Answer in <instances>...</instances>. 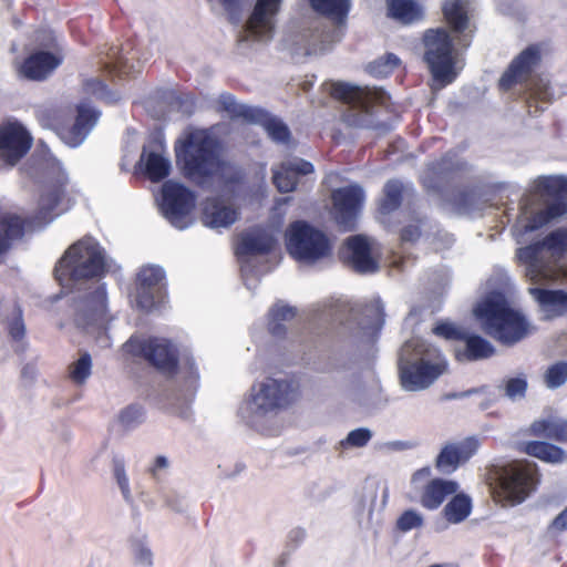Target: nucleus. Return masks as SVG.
Segmentation results:
<instances>
[{"mask_svg":"<svg viewBox=\"0 0 567 567\" xmlns=\"http://www.w3.org/2000/svg\"><path fill=\"white\" fill-rule=\"evenodd\" d=\"M176 158L195 183L220 189L224 195L208 197L203 203V223L209 228H227L239 218L234 203L244 192L243 171L220 158L218 141L208 130L192 128L175 146Z\"/></svg>","mask_w":567,"mask_h":567,"instance_id":"obj_1","label":"nucleus"},{"mask_svg":"<svg viewBox=\"0 0 567 567\" xmlns=\"http://www.w3.org/2000/svg\"><path fill=\"white\" fill-rule=\"evenodd\" d=\"M106 260L104 249L91 236L70 245L53 269L55 281L68 291L85 292L74 312V324L85 334L100 338L106 334Z\"/></svg>","mask_w":567,"mask_h":567,"instance_id":"obj_2","label":"nucleus"},{"mask_svg":"<svg viewBox=\"0 0 567 567\" xmlns=\"http://www.w3.org/2000/svg\"><path fill=\"white\" fill-rule=\"evenodd\" d=\"M517 259L529 282L528 292L546 318L567 311V292L545 287L567 280V229L550 233L544 240L519 248Z\"/></svg>","mask_w":567,"mask_h":567,"instance_id":"obj_3","label":"nucleus"},{"mask_svg":"<svg viewBox=\"0 0 567 567\" xmlns=\"http://www.w3.org/2000/svg\"><path fill=\"white\" fill-rule=\"evenodd\" d=\"M292 400L290 384L284 380L265 378L255 381L243 398L237 414L251 429L267 435H275V416Z\"/></svg>","mask_w":567,"mask_h":567,"instance_id":"obj_4","label":"nucleus"},{"mask_svg":"<svg viewBox=\"0 0 567 567\" xmlns=\"http://www.w3.org/2000/svg\"><path fill=\"white\" fill-rule=\"evenodd\" d=\"M447 369L441 351L425 340L414 337L400 351L401 385L406 391H422L431 386Z\"/></svg>","mask_w":567,"mask_h":567,"instance_id":"obj_5","label":"nucleus"},{"mask_svg":"<svg viewBox=\"0 0 567 567\" xmlns=\"http://www.w3.org/2000/svg\"><path fill=\"white\" fill-rule=\"evenodd\" d=\"M473 311L484 331L502 343L513 344L529 333L525 317L498 291L486 293Z\"/></svg>","mask_w":567,"mask_h":567,"instance_id":"obj_6","label":"nucleus"},{"mask_svg":"<svg viewBox=\"0 0 567 567\" xmlns=\"http://www.w3.org/2000/svg\"><path fill=\"white\" fill-rule=\"evenodd\" d=\"M61 205H65L64 209L71 205L65 182L54 183L41 194L38 209L30 219L13 213L2 214L0 216V256L11 248L13 241L23 238L30 224L47 225L50 223L59 215L55 209Z\"/></svg>","mask_w":567,"mask_h":567,"instance_id":"obj_7","label":"nucleus"},{"mask_svg":"<svg viewBox=\"0 0 567 567\" xmlns=\"http://www.w3.org/2000/svg\"><path fill=\"white\" fill-rule=\"evenodd\" d=\"M486 475L494 499L503 505L523 502L537 484L536 463H493Z\"/></svg>","mask_w":567,"mask_h":567,"instance_id":"obj_8","label":"nucleus"},{"mask_svg":"<svg viewBox=\"0 0 567 567\" xmlns=\"http://www.w3.org/2000/svg\"><path fill=\"white\" fill-rule=\"evenodd\" d=\"M331 94L342 101L347 106L342 112L343 122L352 127H367L379 130L374 120L377 106L388 107L390 96L381 89L361 87L349 83H334Z\"/></svg>","mask_w":567,"mask_h":567,"instance_id":"obj_9","label":"nucleus"},{"mask_svg":"<svg viewBox=\"0 0 567 567\" xmlns=\"http://www.w3.org/2000/svg\"><path fill=\"white\" fill-rule=\"evenodd\" d=\"M424 60L434 80V89L452 83L462 69L458 53L454 49L453 39L445 29L427 30L423 38Z\"/></svg>","mask_w":567,"mask_h":567,"instance_id":"obj_10","label":"nucleus"},{"mask_svg":"<svg viewBox=\"0 0 567 567\" xmlns=\"http://www.w3.org/2000/svg\"><path fill=\"white\" fill-rule=\"evenodd\" d=\"M100 116L101 112L86 103H80L74 110H50L44 114V120L61 141L76 147L85 140Z\"/></svg>","mask_w":567,"mask_h":567,"instance_id":"obj_11","label":"nucleus"},{"mask_svg":"<svg viewBox=\"0 0 567 567\" xmlns=\"http://www.w3.org/2000/svg\"><path fill=\"white\" fill-rule=\"evenodd\" d=\"M534 190L542 197L553 198L546 209L529 212L522 208V221L527 230H534L550 219L563 216L567 212V177L561 175L540 176L534 182Z\"/></svg>","mask_w":567,"mask_h":567,"instance_id":"obj_12","label":"nucleus"},{"mask_svg":"<svg viewBox=\"0 0 567 567\" xmlns=\"http://www.w3.org/2000/svg\"><path fill=\"white\" fill-rule=\"evenodd\" d=\"M286 246L290 256L302 264H313L330 251L327 236L305 221L292 223L286 231Z\"/></svg>","mask_w":567,"mask_h":567,"instance_id":"obj_13","label":"nucleus"},{"mask_svg":"<svg viewBox=\"0 0 567 567\" xmlns=\"http://www.w3.org/2000/svg\"><path fill=\"white\" fill-rule=\"evenodd\" d=\"M157 200L163 216L172 226L183 230L193 225L196 197L188 188L168 181L163 185Z\"/></svg>","mask_w":567,"mask_h":567,"instance_id":"obj_14","label":"nucleus"},{"mask_svg":"<svg viewBox=\"0 0 567 567\" xmlns=\"http://www.w3.org/2000/svg\"><path fill=\"white\" fill-rule=\"evenodd\" d=\"M166 298L165 270L157 265H145L136 275L135 292L132 305L142 312H152L158 309Z\"/></svg>","mask_w":567,"mask_h":567,"instance_id":"obj_15","label":"nucleus"},{"mask_svg":"<svg viewBox=\"0 0 567 567\" xmlns=\"http://www.w3.org/2000/svg\"><path fill=\"white\" fill-rule=\"evenodd\" d=\"M123 349L133 357H144L165 373H172L177 367V347L164 338L145 339L141 336H132Z\"/></svg>","mask_w":567,"mask_h":567,"instance_id":"obj_16","label":"nucleus"},{"mask_svg":"<svg viewBox=\"0 0 567 567\" xmlns=\"http://www.w3.org/2000/svg\"><path fill=\"white\" fill-rule=\"evenodd\" d=\"M277 243L276 230L274 229H251L244 233L236 248V254L240 262L241 274L246 286L250 288L249 277L260 274L255 269L256 261L265 254L269 252Z\"/></svg>","mask_w":567,"mask_h":567,"instance_id":"obj_17","label":"nucleus"},{"mask_svg":"<svg viewBox=\"0 0 567 567\" xmlns=\"http://www.w3.org/2000/svg\"><path fill=\"white\" fill-rule=\"evenodd\" d=\"M284 0H257L245 27L243 28L239 42L241 43H267L272 39L276 17Z\"/></svg>","mask_w":567,"mask_h":567,"instance_id":"obj_18","label":"nucleus"},{"mask_svg":"<svg viewBox=\"0 0 567 567\" xmlns=\"http://www.w3.org/2000/svg\"><path fill=\"white\" fill-rule=\"evenodd\" d=\"M331 198L336 221L344 229H351L364 202L362 187L353 184L336 189Z\"/></svg>","mask_w":567,"mask_h":567,"instance_id":"obj_19","label":"nucleus"},{"mask_svg":"<svg viewBox=\"0 0 567 567\" xmlns=\"http://www.w3.org/2000/svg\"><path fill=\"white\" fill-rule=\"evenodd\" d=\"M31 146L32 137L20 123H6L0 126V157L7 164H17Z\"/></svg>","mask_w":567,"mask_h":567,"instance_id":"obj_20","label":"nucleus"},{"mask_svg":"<svg viewBox=\"0 0 567 567\" xmlns=\"http://www.w3.org/2000/svg\"><path fill=\"white\" fill-rule=\"evenodd\" d=\"M347 258L359 272H374L379 268L375 245L364 236H354L348 239L346 247Z\"/></svg>","mask_w":567,"mask_h":567,"instance_id":"obj_21","label":"nucleus"},{"mask_svg":"<svg viewBox=\"0 0 567 567\" xmlns=\"http://www.w3.org/2000/svg\"><path fill=\"white\" fill-rule=\"evenodd\" d=\"M540 60V52L537 45L525 49L509 65L499 80L503 90H509L514 84L525 81L532 70Z\"/></svg>","mask_w":567,"mask_h":567,"instance_id":"obj_22","label":"nucleus"},{"mask_svg":"<svg viewBox=\"0 0 567 567\" xmlns=\"http://www.w3.org/2000/svg\"><path fill=\"white\" fill-rule=\"evenodd\" d=\"M272 181L281 193L292 192L299 176H307L313 172L311 163L293 157L285 161L279 167L274 168Z\"/></svg>","mask_w":567,"mask_h":567,"instance_id":"obj_23","label":"nucleus"},{"mask_svg":"<svg viewBox=\"0 0 567 567\" xmlns=\"http://www.w3.org/2000/svg\"><path fill=\"white\" fill-rule=\"evenodd\" d=\"M61 63V59L48 51H37L27 56L21 66V74L29 80L42 81Z\"/></svg>","mask_w":567,"mask_h":567,"instance_id":"obj_24","label":"nucleus"},{"mask_svg":"<svg viewBox=\"0 0 567 567\" xmlns=\"http://www.w3.org/2000/svg\"><path fill=\"white\" fill-rule=\"evenodd\" d=\"M470 4L471 0H446L443 7L446 21L455 33L461 34L458 42L464 47L468 45V42L465 40V32H471Z\"/></svg>","mask_w":567,"mask_h":567,"instance_id":"obj_25","label":"nucleus"},{"mask_svg":"<svg viewBox=\"0 0 567 567\" xmlns=\"http://www.w3.org/2000/svg\"><path fill=\"white\" fill-rule=\"evenodd\" d=\"M286 45L296 54H316L327 50L322 33L318 30H297L286 38Z\"/></svg>","mask_w":567,"mask_h":567,"instance_id":"obj_26","label":"nucleus"},{"mask_svg":"<svg viewBox=\"0 0 567 567\" xmlns=\"http://www.w3.org/2000/svg\"><path fill=\"white\" fill-rule=\"evenodd\" d=\"M457 489L458 484L455 481L433 478L424 487L421 504L425 508L436 509L447 495L455 494Z\"/></svg>","mask_w":567,"mask_h":567,"instance_id":"obj_27","label":"nucleus"},{"mask_svg":"<svg viewBox=\"0 0 567 567\" xmlns=\"http://www.w3.org/2000/svg\"><path fill=\"white\" fill-rule=\"evenodd\" d=\"M480 441L470 436L457 441L446 442L435 461H467L475 456Z\"/></svg>","mask_w":567,"mask_h":567,"instance_id":"obj_28","label":"nucleus"},{"mask_svg":"<svg viewBox=\"0 0 567 567\" xmlns=\"http://www.w3.org/2000/svg\"><path fill=\"white\" fill-rule=\"evenodd\" d=\"M388 13L402 24L416 23L424 18L423 7L414 0H388Z\"/></svg>","mask_w":567,"mask_h":567,"instance_id":"obj_29","label":"nucleus"},{"mask_svg":"<svg viewBox=\"0 0 567 567\" xmlns=\"http://www.w3.org/2000/svg\"><path fill=\"white\" fill-rule=\"evenodd\" d=\"M140 164L147 177L153 182H158L168 176L171 172L169 159L159 152L144 150Z\"/></svg>","mask_w":567,"mask_h":567,"instance_id":"obj_30","label":"nucleus"},{"mask_svg":"<svg viewBox=\"0 0 567 567\" xmlns=\"http://www.w3.org/2000/svg\"><path fill=\"white\" fill-rule=\"evenodd\" d=\"M218 104L230 117H243L251 122L260 121L264 117L261 110L240 104L228 93L220 94Z\"/></svg>","mask_w":567,"mask_h":567,"instance_id":"obj_31","label":"nucleus"},{"mask_svg":"<svg viewBox=\"0 0 567 567\" xmlns=\"http://www.w3.org/2000/svg\"><path fill=\"white\" fill-rule=\"evenodd\" d=\"M465 350H456V358L464 360H481L491 357L494 353L493 346L480 336L465 334Z\"/></svg>","mask_w":567,"mask_h":567,"instance_id":"obj_32","label":"nucleus"},{"mask_svg":"<svg viewBox=\"0 0 567 567\" xmlns=\"http://www.w3.org/2000/svg\"><path fill=\"white\" fill-rule=\"evenodd\" d=\"M384 322L383 305L380 299H373L362 311L360 322L363 333L372 338L381 329Z\"/></svg>","mask_w":567,"mask_h":567,"instance_id":"obj_33","label":"nucleus"},{"mask_svg":"<svg viewBox=\"0 0 567 567\" xmlns=\"http://www.w3.org/2000/svg\"><path fill=\"white\" fill-rule=\"evenodd\" d=\"M519 451L530 457L538 458L539 461H561L564 458V451L550 443L532 441L522 443Z\"/></svg>","mask_w":567,"mask_h":567,"instance_id":"obj_34","label":"nucleus"},{"mask_svg":"<svg viewBox=\"0 0 567 567\" xmlns=\"http://www.w3.org/2000/svg\"><path fill=\"white\" fill-rule=\"evenodd\" d=\"M296 317V309L282 302L276 303L269 311V331L275 337H282L286 333V322Z\"/></svg>","mask_w":567,"mask_h":567,"instance_id":"obj_35","label":"nucleus"},{"mask_svg":"<svg viewBox=\"0 0 567 567\" xmlns=\"http://www.w3.org/2000/svg\"><path fill=\"white\" fill-rule=\"evenodd\" d=\"M471 498L465 494H456L445 505L443 513L447 522L452 524H458L471 514Z\"/></svg>","mask_w":567,"mask_h":567,"instance_id":"obj_36","label":"nucleus"},{"mask_svg":"<svg viewBox=\"0 0 567 567\" xmlns=\"http://www.w3.org/2000/svg\"><path fill=\"white\" fill-rule=\"evenodd\" d=\"M309 2L316 12L334 20L344 18L350 8L349 0H309Z\"/></svg>","mask_w":567,"mask_h":567,"instance_id":"obj_37","label":"nucleus"},{"mask_svg":"<svg viewBox=\"0 0 567 567\" xmlns=\"http://www.w3.org/2000/svg\"><path fill=\"white\" fill-rule=\"evenodd\" d=\"M92 372V358L86 351L68 367V377L76 385H83Z\"/></svg>","mask_w":567,"mask_h":567,"instance_id":"obj_38","label":"nucleus"},{"mask_svg":"<svg viewBox=\"0 0 567 567\" xmlns=\"http://www.w3.org/2000/svg\"><path fill=\"white\" fill-rule=\"evenodd\" d=\"M550 82L545 76L534 79L529 86V107L533 103H548L553 99Z\"/></svg>","mask_w":567,"mask_h":567,"instance_id":"obj_39","label":"nucleus"},{"mask_svg":"<svg viewBox=\"0 0 567 567\" xmlns=\"http://www.w3.org/2000/svg\"><path fill=\"white\" fill-rule=\"evenodd\" d=\"M402 188L403 186L399 181H390L385 184L384 197L380 204L383 214H389L400 206Z\"/></svg>","mask_w":567,"mask_h":567,"instance_id":"obj_40","label":"nucleus"},{"mask_svg":"<svg viewBox=\"0 0 567 567\" xmlns=\"http://www.w3.org/2000/svg\"><path fill=\"white\" fill-rule=\"evenodd\" d=\"M400 59L394 54H386L368 65L370 74L377 78L388 76L399 65Z\"/></svg>","mask_w":567,"mask_h":567,"instance_id":"obj_41","label":"nucleus"},{"mask_svg":"<svg viewBox=\"0 0 567 567\" xmlns=\"http://www.w3.org/2000/svg\"><path fill=\"white\" fill-rule=\"evenodd\" d=\"M109 74L111 72H117L120 75L122 74H133L140 71V65H136L133 62V58L125 56L123 54L114 56L109 52Z\"/></svg>","mask_w":567,"mask_h":567,"instance_id":"obj_42","label":"nucleus"},{"mask_svg":"<svg viewBox=\"0 0 567 567\" xmlns=\"http://www.w3.org/2000/svg\"><path fill=\"white\" fill-rule=\"evenodd\" d=\"M261 126L276 143H286L289 140L288 127L276 117L266 118Z\"/></svg>","mask_w":567,"mask_h":567,"instance_id":"obj_43","label":"nucleus"},{"mask_svg":"<svg viewBox=\"0 0 567 567\" xmlns=\"http://www.w3.org/2000/svg\"><path fill=\"white\" fill-rule=\"evenodd\" d=\"M145 420V412L141 406L132 405L123 410L118 416L121 425L127 430L134 429Z\"/></svg>","mask_w":567,"mask_h":567,"instance_id":"obj_44","label":"nucleus"},{"mask_svg":"<svg viewBox=\"0 0 567 567\" xmlns=\"http://www.w3.org/2000/svg\"><path fill=\"white\" fill-rule=\"evenodd\" d=\"M545 381L548 388L555 389L567 381V363L558 362L548 368Z\"/></svg>","mask_w":567,"mask_h":567,"instance_id":"obj_45","label":"nucleus"},{"mask_svg":"<svg viewBox=\"0 0 567 567\" xmlns=\"http://www.w3.org/2000/svg\"><path fill=\"white\" fill-rule=\"evenodd\" d=\"M423 516L421 513L414 509H408L402 513V515L396 520V527L401 532H409L414 528H420L423 526Z\"/></svg>","mask_w":567,"mask_h":567,"instance_id":"obj_46","label":"nucleus"},{"mask_svg":"<svg viewBox=\"0 0 567 567\" xmlns=\"http://www.w3.org/2000/svg\"><path fill=\"white\" fill-rule=\"evenodd\" d=\"M371 436L372 433L369 429H355L347 435V437L341 442V445L343 447H362L370 441Z\"/></svg>","mask_w":567,"mask_h":567,"instance_id":"obj_47","label":"nucleus"},{"mask_svg":"<svg viewBox=\"0 0 567 567\" xmlns=\"http://www.w3.org/2000/svg\"><path fill=\"white\" fill-rule=\"evenodd\" d=\"M556 416L539 417L535 420L529 426V434L536 436H547L551 439Z\"/></svg>","mask_w":567,"mask_h":567,"instance_id":"obj_48","label":"nucleus"},{"mask_svg":"<svg viewBox=\"0 0 567 567\" xmlns=\"http://www.w3.org/2000/svg\"><path fill=\"white\" fill-rule=\"evenodd\" d=\"M183 373L185 374V378L187 379V386H188L187 400H189L193 396V392L195 390L196 382L199 379V372H198V369H197L194 358L186 357L184 359Z\"/></svg>","mask_w":567,"mask_h":567,"instance_id":"obj_49","label":"nucleus"},{"mask_svg":"<svg viewBox=\"0 0 567 567\" xmlns=\"http://www.w3.org/2000/svg\"><path fill=\"white\" fill-rule=\"evenodd\" d=\"M527 382L524 378H512L505 384V394L511 400H518L525 395Z\"/></svg>","mask_w":567,"mask_h":567,"instance_id":"obj_50","label":"nucleus"},{"mask_svg":"<svg viewBox=\"0 0 567 567\" xmlns=\"http://www.w3.org/2000/svg\"><path fill=\"white\" fill-rule=\"evenodd\" d=\"M433 332L436 336L444 337L446 339H462L465 338L466 332L461 328L456 327L451 322H442L433 328Z\"/></svg>","mask_w":567,"mask_h":567,"instance_id":"obj_51","label":"nucleus"},{"mask_svg":"<svg viewBox=\"0 0 567 567\" xmlns=\"http://www.w3.org/2000/svg\"><path fill=\"white\" fill-rule=\"evenodd\" d=\"M136 563L142 566H151L153 561V554L150 548L144 545H137L135 548Z\"/></svg>","mask_w":567,"mask_h":567,"instance_id":"obj_52","label":"nucleus"},{"mask_svg":"<svg viewBox=\"0 0 567 567\" xmlns=\"http://www.w3.org/2000/svg\"><path fill=\"white\" fill-rule=\"evenodd\" d=\"M551 439L567 441V421L556 417Z\"/></svg>","mask_w":567,"mask_h":567,"instance_id":"obj_53","label":"nucleus"},{"mask_svg":"<svg viewBox=\"0 0 567 567\" xmlns=\"http://www.w3.org/2000/svg\"><path fill=\"white\" fill-rule=\"evenodd\" d=\"M24 324L21 320H14L9 326V334L16 340L20 341L24 337Z\"/></svg>","mask_w":567,"mask_h":567,"instance_id":"obj_54","label":"nucleus"},{"mask_svg":"<svg viewBox=\"0 0 567 567\" xmlns=\"http://www.w3.org/2000/svg\"><path fill=\"white\" fill-rule=\"evenodd\" d=\"M420 236V229L416 225H409L403 228L401 237L403 241H414Z\"/></svg>","mask_w":567,"mask_h":567,"instance_id":"obj_55","label":"nucleus"},{"mask_svg":"<svg viewBox=\"0 0 567 567\" xmlns=\"http://www.w3.org/2000/svg\"><path fill=\"white\" fill-rule=\"evenodd\" d=\"M218 468L226 477L234 476L241 471V466L238 463H223L218 465Z\"/></svg>","mask_w":567,"mask_h":567,"instance_id":"obj_56","label":"nucleus"},{"mask_svg":"<svg viewBox=\"0 0 567 567\" xmlns=\"http://www.w3.org/2000/svg\"><path fill=\"white\" fill-rule=\"evenodd\" d=\"M84 90L86 92H90V93H93V94H96L97 92L100 91H103L104 90V83L100 80H95V79H90V80H86L85 83H84Z\"/></svg>","mask_w":567,"mask_h":567,"instance_id":"obj_57","label":"nucleus"},{"mask_svg":"<svg viewBox=\"0 0 567 567\" xmlns=\"http://www.w3.org/2000/svg\"><path fill=\"white\" fill-rule=\"evenodd\" d=\"M115 476H116L117 483L122 489L123 495L127 498L128 497V486H127L125 474L121 467H117L115 470Z\"/></svg>","mask_w":567,"mask_h":567,"instance_id":"obj_58","label":"nucleus"},{"mask_svg":"<svg viewBox=\"0 0 567 567\" xmlns=\"http://www.w3.org/2000/svg\"><path fill=\"white\" fill-rule=\"evenodd\" d=\"M551 528L563 530L567 528V508L563 511L553 522Z\"/></svg>","mask_w":567,"mask_h":567,"instance_id":"obj_59","label":"nucleus"},{"mask_svg":"<svg viewBox=\"0 0 567 567\" xmlns=\"http://www.w3.org/2000/svg\"><path fill=\"white\" fill-rule=\"evenodd\" d=\"M390 447L395 451L411 450L415 447V443L411 441H396L391 443Z\"/></svg>","mask_w":567,"mask_h":567,"instance_id":"obj_60","label":"nucleus"},{"mask_svg":"<svg viewBox=\"0 0 567 567\" xmlns=\"http://www.w3.org/2000/svg\"><path fill=\"white\" fill-rule=\"evenodd\" d=\"M378 392V389L374 388L369 395H360L359 393L355 394L354 400L358 401L362 405H369L371 401V396L375 395Z\"/></svg>","mask_w":567,"mask_h":567,"instance_id":"obj_61","label":"nucleus"},{"mask_svg":"<svg viewBox=\"0 0 567 567\" xmlns=\"http://www.w3.org/2000/svg\"><path fill=\"white\" fill-rule=\"evenodd\" d=\"M429 475H430L429 467H424V468L417 471L416 473H414V475L412 477V482L416 484L420 481L426 478Z\"/></svg>","mask_w":567,"mask_h":567,"instance_id":"obj_62","label":"nucleus"},{"mask_svg":"<svg viewBox=\"0 0 567 567\" xmlns=\"http://www.w3.org/2000/svg\"><path fill=\"white\" fill-rule=\"evenodd\" d=\"M174 413L178 414L183 420H190L192 419V411L189 406H185L183 409L174 408Z\"/></svg>","mask_w":567,"mask_h":567,"instance_id":"obj_63","label":"nucleus"},{"mask_svg":"<svg viewBox=\"0 0 567 567\" xmlns=\"http://www.w3.org/2000/svg\"><path fill=\"white\" fill-rule=\"evenodd\" d=\"M166 465H167V463L161 462V463H157V464H156V466H154V467H153V468H151L150 471H151V473H152L154 476H156V475H157V473H158L161 470H163V468H165V467H166Z\"/></svg>","mask_w":567,"mask_h":567,"instance_id":"obj_64","label":"nucleus"}]
</instances>
